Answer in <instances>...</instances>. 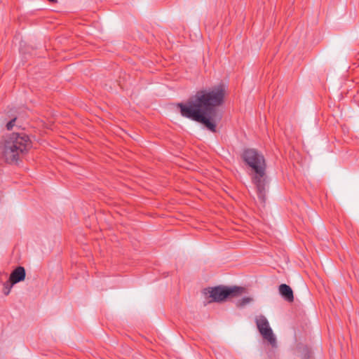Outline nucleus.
<instances>
[{"label": "nucleus", "instance_id": "obj_1", "mask_svg": "<svg viewBox=\"0 0 359 359\" xmlns=\"http://www.w3.org/2000/svg\"><path fill=\"white\" fill-rule=\"evenodd\" d=\"M226 90L222 83L210 88L201 90L185 102L177 103L182 116L202 123L212 133L216 132L217 116V107L224 100Z\"/></svg>", "mask_w": 359, "mask_h": 359}, {"label": "nucleus", "instance_id": "obj_2", "mask_svg": "<svg viewBox=\"0 0 359 359\" xmlns=\"http://www.w3.org/2000/svg\"><path fill=\"white\" fill-rule=\"evenodd\" d=\"M32 141L25 133H13L3 136L0 141V153L5 162L17 163L32 148Z\"/></svg>", "mask_w": 359, "mask_h": 359}, {"label": "nucleus", "instance_id": "obj_3", "mask_svg": "<svg viewBox=\"0 0 359 359\" xmlns=\"http://www.w3.org/2000/svg\"><path fill=\"white\" fill-rule=\"evenodd\" d=\"M241 158L253 171L252 180L256 187L258 198L262 202H265L268 180L266 173V163L264 155L257 149H245Z\"/></svg>", "mask_w": 359, "mask_h": 359}, {"label": "nucleus", "instance_id": "obj_4", "mask_svg": "<svg viewBox=\"0 0 359 359\" xmlns=\"http://www.w3.org/2000/svg\"><path fill=\"white\" fill-rule=\"evenodd\" d=\"M208 292L210 293L209 297L212 299L210 302H221L227 299H232L241 296L245 292V288L241 286L228 287L219 285L210 288Z\"/></svg>", "mask_w": 359, "mask_h": 359}, {"label": "nucleus", "instance_id": "obj_5", "mask_svg": "<svg viewBox=\"0 0 359 359\" xmlns=\"http://www.w3.org/2000/svg\"><path fill=\"white\" fill-rule=\"evenodd\" d=\"M256 325L262 337L267 340L272 346H275L276 344V339L266 317L264 316H259L257 318Z\"/></svg>", "mask_w": 359, "mask_h": 359}, {"label": "nucleus", "instance_id": "obj_6", "mask_svg": "<svg viewBox=\"0 0 359 359\" xmlns=\"http://www.w3.org/2000/svg\"><path fill=\"white\" fill-rule=\"evenodd\" d=\"M26 276L25 269L23 266L16 267L10 274L8 281L12 284H16L25 280Z\"/></svg>", "mask_w": 359, "mask_h": 359}, {"label": "nucleus", "instance_id": "obj_7", "mask_svg": "<svg viewBox=\"0 0 359 359\" xmlns=\"http://www.w3.org/2000/svg\"><path fill=\"white\" fill-rule=\"evenodd\" d=\"M279 292L280 295L288 302H292L294 301L293 291L289 285L286 284H281L279 286Z\"/></svg>", "mask_w": 359, "mask_h": 359}, {"label": "nucleus", "instance_id": "obj_8", "mask_svg": "<svg viewBox=\"0 0 359 359\" xmlns=\"http://www.w3.org/2000/svg\"><path fill=\"white\" fill-rule=\"evenodd\" d=\"M251 302H252V298L248 297H243L237 302L236 306L238 307H243Z\"/></svg>", "mask_w": 359, "mask_h": 359}, {"label": "nucleus", "instance_id": "obj_9", "mask_svg": "<svg viewBox=\"0 0 359 359\" xmlns=\"http://www.w3.org/2000/svg\"><path fill=\"white\" fill-rule=\"evenodd\" d=\"M14 284H12L10 281H7L4 284V294L5 295H8L11 292V290Z\"/></svg>", "mask_w": 359, "mask_h": 359}, {"label": "nucleus", "instance_id": "obj_10", "mask_svg": "<svg viewBox=\"0 0 359 359\" xmlns=\"http://www.w3.org/2000/svg\"><path fill=\"white\" fill-rule=\"evenodd\" d=\"M17 118L14 117L9 122L7 123L6 127L8 130H11L15 126V123L16 121Z\"/></svg>", "mask_w": 359, "mask_h": 359}, {"label": "nucleus", "instance_id": "obj_11", "mask_svg": "<svg viewBox=\"0 0 359 359\" xmlns=\"http://www.w3.org/2000/svg\"><path fill=\"white\" fill-rule=\"evenodd\" d=\"M48 1L51 2V3H55L57 2V0H48Z\"/></svg>", "mask_w": 359, "mask_h": 359}, {"label": "nucleus", "instance_id": "obj_12", "mask_svg": "<svg viewBox=\"0 0 359 359\" xmlns=\"http://www.w3.org/2000/svg\"><path fill=\"white\" fill-rule=\"evenodd\" d=\"M305 359H309V358H305Z\"/></svg>", "mask_w": 359, "mask_h": 359}]
</instances>
